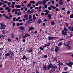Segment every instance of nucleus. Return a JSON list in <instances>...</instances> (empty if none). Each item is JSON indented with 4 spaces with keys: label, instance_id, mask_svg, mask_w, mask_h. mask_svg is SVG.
<instances>
[{
    "label": "nucleus",
    "instance_id": "obj_1",
    "mask_svg": "<svg viewBox=\"0 0 73 73\" xmlns=\"http://www.w3.org/2000/svg\"><path fill=\"white\" fill-rule=\"evenodd\" d=\"M64 30L65 31H65H64L62 30V35H63L64 36H66V33H68V29L66 28V27H64Z\"/></svg>",
    "mask_w": 73,
    "mask_h": 73
},
{
    "label": "nucleus",
    "instance_id": "obj_2",
    "mask_svg": "<svg viewBox=\"0 0 73 73\" xmlns=\"http://www.w3.org/2000/svg\"><path fill=\"white\" fill-rule=\"evenodd\" d=\"M0 25H1V29H5V27H6V25H5L4 23H0Z\"/></svg>",
    "mask_w": 73,
    "mask_h": 73
},
{
    "label": "nucleus",
    "instance_id": "obj_3",
    "mask_svg": "<svg viewBox=\"0 0 73 73\" xmlns=\"http://www.w3.org/2000/svg\"><path fill=\"white\" fill-rule=\"evenodd\" d=\"M57 37H51V36H50L48 37L49 40H51L52 39H54V38H58Z\"/></svg>",
    "mask_w": 73,
    "mask_h": 73
},
{
    "label": "nucleus",
    "instance_id": "obj_4",
    "mask_svg": "<svg viewBox=\"0 0 73 73\" xmlns=\"http://www.w3.org/2000/svg\"><path fill=\"white\" fill-rule=\"evenodd\" d=\"M53 64L51 63L49 65H47V68H48V70L50 68H53Z\"/></svg>",
    "mask_w": 73,
    "mask_h": 73
},
{
    "label": "nucleus",
    "instance_id": "obj_5",
    "mask_svg": "<svg viewBox=\"0 0 73 73\" xmlns=\"http://www.w3.org/2000/svg\"><path fill=\"white\" fill-rule=\"evenodd\" d=\"M14 56V53H13V52H11V55L10 56V58L12 59V57Z\"/></svg>",
    "mask_w": 73,
    "mask_h": 73
},
{
    "label": "nucleus",
    "instance_id": "obj_6",
    "mask_svg": "<svg viewBox=\"0 0 73 73\" xmlns=\"http://www.w3.org/2000/svg\"><path fill=\"white\" fill-rule=\"evenodd\" d=\"M68 28L70 31L72 30V32H73V27H68Z\"/></svg>",
    "mask_w": 73,
    "mask_h": 73
},
{
    "label": "nucleus",
    "instance_id": "obj_7",
    "mask_svg": "<svg viewBox=\"0 0 73 73\" xmlns=\"http://www.w3.org/2000/svg\"><path fill=\"white\" fill-rule=\"evenodd\" d=\"M34 29V28L33 27H31L29 28V29L28 30V32H29L31 30H33Z\"/></svg>",
    "mask_w": 73,
    "mask_h": 73
},
{
    "label": "nucleus",
    "instance_id": "obj_8",
    "mask_svg": "<svg viewBox=\"0 0 73 73\" xmlns=\"http://www.w3.org/2000/svg\"><path fill=\"white\" fill-rule=\"evenodd\" d=\"M73 65V63H72L71 61L69 63V64L68 65L70 67H71L72 66V65Z\"/></svg>",
    "mask_w": 73,
    "mask_h": 73
},
{
    "label": "nucleus",
    "instance_id": "obj_9",
    "mask_svg": "<svg viewBox=\"0 0 73 73\" xmlns=\"http://www.w3.org/2000/svg\"><path fill=\"white\" fill-rule=\"evenodd\" d=\"M10 55H11V53H8L5 54V57H8V56H9Z\"/></svg>",
    "mask_w": 73,
    "mask_h": 73
},
{
    "label": "nucleus",
    "instance_id": "obj_10",
    "mask_svg": "<svg viewBox=\"0 0 73 73\" xmlns=\"http://www.w3.org/2000/svg\"><path fill=\"white\" fill-rule=\"evenodd\" d=\"M59 3L60 5H63V3H62V0H60L59 1Z\"/></svg>",
    "mask_w": 73,
    "mask_h": 73
},
{
    "label": "nucleus",
    "instance_id": "obj_11",
    "mask_svg": "<svg viewBox=\"0 0 73 73\" xmlns=\"http://www.w3.org/2000/svg\"><path fill=\"white\" fill-rule=\"evenodd\" d=\"M58 50H59V48H58L57 46L56 47L55 49V52H57L58 51Z\"/></svg>",
    "mask_w": 73,
    "mask_h": 73
},
{
    "label": "nucleus",
    "instance_id": "obj_12",
    "mask_svg": "<svg viewBox=\"0 0 73 73\" xmlns=\"http://www.w3.org/2000/svg\"><path fill=\"white\" fill-rule=\"evenodd\" d=\"M34 11H35V9H33L30 11V12L28 14H29H29H31L32 13H33Z\"/></svg>",
    "mask_w": 73,
    "mask_h": 73
},
{
    "label": "nucleus",
    "instance_id": "obj_13",
    "mask_svg": "<svg viewBox=\"0 0 73 73\" xmlns=\"http://www.w3.org/2000/svg\"><path fill=\"white\" fill-rule=\"evenodd\" d=\"M57 66H56L53 65L52 66V69H57Z\"/></svg>",
    "mask_w": 73,
    "mask_h": 73
},
{
    "label": "nucleus",
    "instance_id": "obj_14",
    "mask_svg": "<svg viewBox=\"0 0 73 73\" xmlns=\"http://www.w3.org/2000/svg\"><path fill=\"white\" fill-rule=\"evenodd\" d=\"M54 70H55V69H54L53 68H52L51 70L49 72L50 73H52L53 71H54Z\"/></svg>",
    "mask_w": 73,
    "mask_h": 73
},
{
    "label": "nucleus",
    "instance_id": "obj_15",
    "mask_svg": "<svg viewBox=\"0 0 73 73\" xmlns=\"http://www.w3.org/2000/svg\"><path fill=\"white\" fill-rule=\"evenodd\" d=\"M15 7H16V8H21V5H15Z\"/></svg>",
    "mask_w": 73,
    "mask_h": 73
},
{
    "label": "nucleus",
    "instance_id": "obj_16",
    "mask_svg": "<svg viewBox=\"0 0 73 73\" xmlns=\"http://www.w3.org/2000/svg\"><path fill=\"white\" fill-rule=\"evenodd\" d=\"M38 23V24H41L42 22V21H41V19H39L38 21H37Z\"/></svg>",
    "mask_w": 73,
    "mask_h": 73
},
{
    "label": "nucleus",
    "instance_id": "obj_17",
    "mask_svg": "<svg viewBox=\"0 0 73 73\" xmlns=\"http://www.w3.org/2000/svg\"><path fill=\"white\" fill-rule=\"evenodd\" d=\"M42 2L43 3V5H45L46 3V1L45 0L42 1Z\"/></svg>",
    "mask_w": 73,
    "mask_h": 73
},
{
    "label": "nucleus",
    "instance_id": "obj_18",
    "mask_svg": "<svg viewBox=\"0 0 73 73\" xmlns=\"http://www.w3.org/2000/svg\"><path fill=\"white\" fill-rule=\"evenodd\" d=\"M33 51V49H31L28 50V53H31V52H32Z\"/></svg>",
    "mask_w": 73,
    "mask_h": 73
},
{
    "label": "nucleus",
    "instance_id": "obj_19",
    "mask_svg": "<svg viewBox=\"0 0 73 73\" xmlns=\"http://www.w3.org/2000/svg\"><path fill=\"white\" fill-rule=\"evenodd\" d=\"M67 49H69V50H70L71 49H72V47L71 46H67Z\"/></svg>",
    "mask_w": 73,
    "mask_h": 73
},
{
    "label": "nucleus",
    "instance_id": "obj_20",
    "mask_svg": "<svg viewBox=\"0 0 73 73\" xmlns=\"http://www.w3.org/2000/svg\"><path fill=\"white\" fill-rule=\"evenodd\" d=\"M48 17L49 18V19H52V15L50 14H49L48 15Z\"/></svg>",
    "mask_w": 73,
    "mask_h": 73
},
{
    "label": "nucleus",
    "instance_id": "obj_21",
    "mask_svg": "<svg viewBox=\"0 0 73 73\" xmlns=\"http://www.w3.org/2000/svg\"><path fill=\"white\" fill-rule=\"evenodd\" d=\"M19 28L22 30V31H23L24 30V27L23 26H21L19 27Z\"/></svg>",
    "mask_w": 73,
    "mask_h": 73
},
{
    "label": "nucleus",
    "instance_id": "obj_22",
    "mask_svg": "<svg viewBox=\"0 0 73 73\" xmlns=\"http://www.w3.org/2000/svg\"><path fill=\"white\" fill-rule=\"evenodd\" d=\"M15 37V35L14 34L12 33L11 34V38H14V37Z\"/></svg>",
    "mask_w": 73,
    "mask_h": 73
},
{
    "label": "nucleus",
    "instance_id": "obj_23",
    "mask_svg": "<svg viewBox=\"0 0 73 73\" xmlns=\"http://www.w3.org/2000/svg\"><path fill=\"white\" fill-rule=\"evenodd\" d=\"M26 14H25L24 15V17L25 18V19H26V18H27V17H28V15H26Z\"/></svg>",
    "mask_w": 73,
    "mask_h": 73
},
{
    "label": "nucleus",
    "instance_id": "obj_24",
    "mask_svg": "<svg viewBox=\"0 0 73 73\" xmlns=\"http://www.w3.org/2000/svg\"><path fill=\"white\" fill-rule=\"evenodd\" d=\"M62 42H60L59 43L58 46H61L62 45Z\"/></svg>",
    "mask_w": 73,
    "mask_h": 73
},
{
    "label": "nucleus",
    "instance_id": "obj_25",
    "mask_svg": "<svg viewBox=\"0 0 73 73\" xmlns=\"http://www.w3.org/2000/svg\"><path fill=\"white\" fill-rule=\"evenodd\" d=\"M50 7L52 8H53V9H55V8H56V7L55 6L53 7L52 5Z\"/></svg>",
    "mask_w": 73,
    "mask_h": 73
},
{
    "label": "nucleus",
    "instance_id": "obj_26",
    "mask_svg": "<svg viewBox=\"0 0 73 73\" xmlns=\"http://www.w3.org/2000/svg\"><path fill=\"white\" fill-rule=\"evenodd\" d=\"M44 12H46L47 13H48L49 12V11L48 10H44Z\"/></svg>",
    "mask_w": 73,
    "mask_h": 73
},
{
    "label": "nucleus",
    "instance_id": "obj_27",
    "mask_svg": "<svg viewBox=\"0 0 73 73\" xmlns=\"http://www.w3.org/2000/svg\"><path fill=\"white\" fill-rule=\"evenodd\" d=\"M30 3H31V4H35V1H30Z\"/></svg>",
    "mask_w": 73,
    "mask_h": 73
},
{
    "label": "nucleus",
    "instance_id": "obj_28",
    "mask_svg": "<svg viewBox=\"0 0 73 73\" xmlns=\"http://www.w3.org/2000/svg\"><path fill=\"white\" fill-rule=\"evenodd\" d=\"M31 6V3H29L27 5V8H29V7H30Z\"/></svg>",
    "mask_w": 73,
    "mask_h": 73
},
{
    "label": "nucleus",
    "instance_id": "obj_29",
    "mask_svg": "<svg viewBox=\"0 0 73 73\" xmlns=\"http://www.w3.org/2000/svg\"><path fill=\"white\" fill-rule=\"evenodd\" d=\"M2 33L3 35H5V31L4 30L2 31Z\"/></svg>",
    "mask_w": 73,
    "mask_h": 73
},
{
    "label": "nucleus",
    "instance_id": "obj_30",
    "mask_svg": "<svg viewBox=\"0 0 73 73\" xmlns=\"http://www.w3.org/2000/svg\"><path fill=\"white\" fill-rule=\"evenodd\" d=\"M26 58V56H25V55H24L22 58V60H24V59H25V58Z\"/></svg>",
    "mask_w": 73,
    "mask_h": 73
},
{
    "label": "nucleus",
    "instance_id": "obj_31",
    "mask_svg": "<svg viewBox=\"0 0 73 73\" xmlns=\"http://www.w3.org/2000/svg\"><path fill=\"white\" fill-rule=\"evenodd\" d=\"M21 12L19 11L18 12L17 15H18L19 16H20V15H21Z\"/></svg>",
    "mask_w": 73,
    "mask_h": 73
},
{
    "label": "nucleus",
    "instance_id": "obj_32",
    "mask_svg": "<svg viewBox=\"0 0 73 73\" xmlns=\"http://www.w3.org/2000/svg\"><path fill=\"white\" fill-rule=\"evenodd\" d=\"M70 17L71 19H72L73 18V14H72L71 15H70Z\"/></svg>",
    "mask_w": 73,
    "mask_h": 73
},
{
    "label": "nucleus",
    "instance_id": "obj_33",
    "mask_svg": "<svg viewBox=\"0 0 73 73\" xmlns=\"http://www.w3.org/2000/svg\"><path fill=\"white\" fill-rule=\"evenodd\" d=\"M36 62H35V61H33V63H32V65L34 66V65H35V64H36Z\"/></svg>",
    "mask_w": 73,
    "mask_h": 73
},
{
    "label": "nucleus",
    "instance_id": "obj_34",
    "mask_svg": "<svg viewBox=\"0 0 73 73\" xmlns=\"http://www.w3.org/2000/svg\"><path fill=\"white\" fill-rule=\"evenodd\" d=\"M37 3H38V4H42V2H41V1H38Z\"/></svg>",
    "mask_w": 73,
    "mask_h": 73
},
{
    "label": "nucleus",
    "instance_id": "obj_35",
    "mask_svg": "<svg viewBox=\"0 0 73 73\" xmlns=\"http://www.w3.org/2000/svg\"><path fill=\"white\" fill-rule=\"evenodd\" d=\"M41 50H40L39 51L38 53V55H40V54H41Z\"/></svg>",
    "mask_w": 73,
    "mask_h": 73
},
{
    "label": "nucleus",
    "instance_id": "obj_36",
    "mask_svg": "<svg viewBox=\"0 0 73 73\" xmlns=\"http://www.w3.org/2000/svg\"><path fill=\"white\" fill-rule=\"evenodd\" d=\"M5 37V36H3V35H0V38H4Z\"/></svg>",
    "mask_w": 73,
    "mask_h": 73
},
{
    "label": "nucleus",
    "instance_id": "obj_37",
    "mask_svg": "<svg viewBox=\"0 0 73 73\" xmlns=\"http://www.w3.org/2000/svg\"><path fill=\"white\" fill-rule=\"evenodd\" d=\"M48 9L50 11V10H52V8L50 7H48Z\"/></svg>",
    "mask_w": 73,
    "mask_h": 73
},
{
    "label": "nucleus",
    "instance_id": "obj_38",
    "mask_svg": "<svg viewBox=\"0 0 73 73\" xmlns=\"http://www.w3.org/2000/svg\"><path fill=\"white\" fill-rule=\"evenodd\" d=\"M47 68V67L46 66H45L43 67V69L44 70L46 69V68Z\"/></svg>",
    "mask_w": 73,
    "mask_h": 73
},
{
    "label": "nucleus",
    "instance_id": "obj_39",
    "mask_svg": "<svg viewBox=\"0 0 73 73\" xmlns=\"http://www.w3.org/2000/svg\"><path fill=\"white\" fill-rule=\"evenodd\" d=\"M5 18L6 19H9H9H10V17H8V16H6Z\"/></svg>",
    "mask_w": 73,
    "mask_h": 73
},
{
    "label": "nucleus",
    "instance_id": "obj_40",
    "mask_svg": "<svg viewBox=\"0 0 73 73\" xmlns=\"http://www.w3.org/2000/svg\"><path fill=\"white\" fill-rule=\"evenodd\" d=\"M54 24V21H52V22L51 23V25H53Z\"/></svg>",
    "mask_w": 73,
    "mask_h": 73
},
{
    "label": "nucleus",
    "instance_id": "obj_41",
    "mask_svg": "<svg viewBox=\"0 0 73 73\" xmlns=\"http://www.w3.org/2000/svg\"><path fill=\"white\" fill-rule=\"evenodd\" d=\"M16 18L15 17L13 18V21H16V20H16Z\"/></svg>",
    "mask_w": 73,
    "mask_h": 73
},
{
    "label": "nucleus",
    "instance_id": "obj_42",
    "mask_svg": "<svg viewBox=\"0 0 73 73\" xmlns=\"http://www.w3.org/2000/svg\"><path fill=\"white\" fill-rule=\"evenodd\" d=\"M32 18V15H30L29 16V19H31Z\"/></svg>",
    "mask_w": 73,
    "mask_h": 73
},
{
    "label": "nucleus",
    "instance_id": "obj_43",
    "mask_svg": "<svg viewBox=\"0 0 73 73\" xmlns=\"http://www.w3.org/2000/svg\"><path fill=\"white\" fill-rule=\"evenodd\" d=\"M3 4H4V3H2L1 2H0V7L1 6V5H3Z\"/></svg>",
    "mask_w": 73,
    "mask_h": 73
},
{
    "label": "nucleus",
    "instance_id": "obj_44",
    "mask_svg": "<svg viewBox=\"0 0 73 73\" xmlns=\"http://www.w3.org/2000/svg\"><path fill=\"white\" fill-rule=\"evenodd\" d=\"M58 65H59L61 66V65H63V63H61L58 64Z\"/></svg>",
    "mask_w": 73,
    "mask_h": 73
},
{
    "label": "nucleus",
    "instance_id": "obj_45",
    "mask_svg": "<svg viewBox=\"0 0 73 73\" xmlns=\"http://www.w3.org/2000/svg\"><path fill=\"white\" fill-rule=\"evenodd\" d=\"M47 7H48V6L47 5H44V8H47Z\"/></svg>",
    "mask_w": 73,
    "mask_h": 73
},
{
    "label": "nucleus",
    "instance_id": "obj_46",
    "mask_svg": "<svg viewBox=\"0 0 73 73\" xmlns=\"http://www.w3.org/2000/svg\"><path fill=\"white\" fill-rule=\"evenodd\" d=\"M3 7H4V8H6V7H7V5L6 4H4L3 5Z\"/></svg>",
    "mask_w": 73,
    "mask_h": 73
},
{
    "label": "nucleus",
    "instance_id": "obj_47",
    "mask_svg": "<svg viewBox=\"0 0 73 73\" xmlns=\"http://www.w3.org/2000/svg\"><path fill=\"white\" fill-rule=\"evenodd\" d=\"M59 6V5H58V4H56L55 6L56 7H58V6Z\"/></svg>",
    "mask_w": 73,
    "mask_h": 73
},
{
    "label": "nucleus",
    "instance_id": "obj_48",
    "mask_svg": "<svg viewBox=\"0 0 73 73\" xmlns=\"http://www.w3.org/2000/svg\"><path fill=\"white\" fill-rule=\"evenodd\" d=\"M55 10L57 11V12H58V11H59V9L58 8H56L55 9Z\"/></svg>",
    "mask_w": 73,
    "mask_h": 73
},
{
    "label": "nucleus",
    "instance_id": "obj_49",
    "mask_svg": "<svg viewBox=\"0 0 73 73\" xmlns=\"http://www.w3.org/2000/svg\"><path fill=\"white\" fill-rule=\"evenodd\" d=\"M17 26H20V23H17Z\"/></svg>",
    "mask_w": 73,
    "mask_h": 73
},
{
    "label": "nucleus",
    "instance_id": "obj_50",
    "mask_svg": "<svg viewBox=\"0 0 73 73\" xmlns=\"http://www.w3.org/2000/svg\"><path fill=\"white\" fill-rule=\"evenodd\" d=\"M32 20H33V19H29V21H30V22H31V21H32Z\"/></svg>",
    "mask_w": 73,
    "mask_h": 73
},
{
    "label": "nucleus",
    "instance_id": "obj_51",
    "mask_svg": "<svg viewBox=\"0 0 73 73\" xmlns=\"http://www.w3.org/2000/svg\"><path fill=\"white\" fill-rule=\"evenodd\" d=\"M46 46H49L50 45V43H48L46 44Z\"/></svg>",
    "mask_w": 73,
    "mask_h": 73
},
{
    "label": "nucleus",
    "instance_id": "obj_52",
    "mask_svg": "<svg viewBox=\"0 0 73 73\" xmlns=\"http://www.w3.org/2000/svg\"><path fill=\"white\" fill-rule=\"evenodd\" d=\"M9 7H7L5 9V10H8V9H9Z\"/></svg>",
    "mask_w": 73,
    "mask_h": 73
},
{
    "label": "nucleus",
    "instance_id": "obj_53",
    "mask_svg": "<svg viewBox=\"0 0 73 73\" xmlns=\"http://www.w3.org/2000/svg\"><path fill=\"white\" fill-rule=\"evenodd\" d=\"M32 19H33V20H36V17H33Z\"/></svg>",
    "mask_w": 73,
    "mask_h": 73
},
{
    "label": "nucleus",
    "instance_id": "obj_54",
    "mask_svg": "<svg viewBox=\"0 0 73 73\" xmlns=\"http://www.w3.org/2000/svg\"><path fill=\"white\" fill-rule=\"evenodd\" d=\"M8 41H11V39L10 38H8L7 39Z\"/></svg>",
    "mask_w": 73,
    "mask_h": 73
},
{
    "label": "nucleus",
    "instance_id": "obj_55",
    "mask_svg": "<svg viewBox=\"0 0 73 73\" xmlns=\"http://www.w3.org/2000/svg\"><path fill=\"white\" fill-rule=\"evenodd\" d=\"M70 13V11H67V13L68 14H69V13Z\"/></svg>",
    "mask_w": 73,
    "mask_h": 73
},
{
    "label": "nucleus",
    "instance_id": "obj_56",
    "mask_svg": "<svg viewBox=\"0 0 73 73\" xmlns=\"http://www.w3.org/2000/svg\"><path fill=\"white\" fill-rule=\"evenodd\" d=\"M40 49L41 50H44V48H43L42 47H40Z\"/></svg>",
    "mask_w": 73,
    "mask_h": 73
},
{
    "label": "nucleus",
    "instance_id": "obj_57",
    "mask_svg": "<svg viewBox=\"0 0 73 73\" xmlns=\"http://www.w3.org/2000/svg\"><path fill=\"white\" fill-rule=\"evenodd\" d=\"M44 57H45V58H47V57H48V56L47 55H45L44 56Z\"/></svg>",
    "mask_w": 73,
    "mask_h": 73
},
{
    "label": "nucleus",
    "instance_id": "obj_58",
    "mask_svg": "<svg viewBox=\"0 0 73 73\" xmlns=\"http://www.w3.org/2000/svg\"><path fill=\"white\" fill-rule=\"evenodd\" d=\"M10 11H11V9H8L7 11V12H10Z\"/></svg>",
    "mask_w": 73,
    "mask_h": 73
},
{
    "label": "nucleus",
    "instance_id": "obj_59",
    "mask_svg": "<svg viewBox=\"0 0 73 73\" xmlns=\"http://www.w3.org/2000/svg\"><path fill=\"white\" fill-rule=\"evenodd\" d=\"M15 23H13V27H15Z\"/></svg>",
    "mask_w": 73,
    "mask_h": 73
},
{
    "label": "nucleus",
    "instance_id": "obj_60",
    "mask_svg": "<svg viewBox=\"0 0 73 73\" xmlns=\"http://www.w3.org/2000/svg\"><path fill=\"white\" fill-rule=\"evenodd\" d=\"M12 5H14V4H15V2H13L12 3Z\"/></svg>",
    "mask_w": 73,
    "mask_h": 73
},
{
    "label": "nucleus",
    "instance_id": "obj_61",
    "mask_svg": "<svg viewBox=\"0 0 73 73\" xmlns=\"http://www.w3.org/2000/svg\"><path fill=\"white\" fill-rule=\"evenodd\" d=\"M41 6H39L38 8L39 9H41Z\"/></svg>",
    "mask_w": 73,
    "mask_h": 73
},
{
    "label": "nucleus",
    "instance_id": "obj_62",
    "mask_svg": "<svg viewBox=\"0 0 73 73\" xmlns=\"http://www.w3.org/2000/svg\"><path fill=\"white\" fill-rule=\"evenodd\" d=\"M41 15H44V12L42 13L41 14Z\"/></svg>",
    "mask_w": 73,
    "mask_h": 73
},
{
    "label": "nucleus",
    "instance_id": "obj_63",
    "mask_svg": "<svg viewBox=\"0 0 73 73\" xmlns=\"http://www.w3.org/2000/svg\"><path fill=\"white\" fill-rule=\"evenodd\" d=\"M73 36V34H70V37H72Z\"/></svg>",
    "mask_w": 73,
    "mask_h": 73
},
{
    "label": "nucleus",
    "instance_id": "obj_64",
    "mask_svg": "<svg viewBox=\"0 0 73 73\" xmlns=\"http://www.w3.org/2000/svg\"><path fill=\"white\" fill-rule=\"evenodd\" d=\"M66 26H69V25H68V24L67 23H66Z\"/></svg>",
    "mask_w": 73,
    "mask_h": 73
}]
</instances>
